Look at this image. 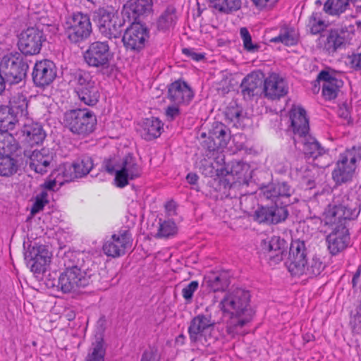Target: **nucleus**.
Returning <instances> with one entry per match:
<instances>
[{"instance_id": "nucleus-27", "label": "nucleus", "mask_w": 361, "mask_h": 361, "mask_svg": "<svg viewBox=\"0 0 361 361\" xmlns=\"http://www.w3.org/2000/svg\"><path fill=\"white\" fill-rule=\"evenodd\" d=\"M260 194L267 199L278 202L280 198H289L294 189L286 181L271 182L267 185L262 184L259 187Z\"/></svg>"}, {"instance_id": "nucleus-58", "label": "nucleus", "mask_w": 361, "mask_h": 361, "mask_svg": "<svg viewBox=\"0 0 361 361\" xmlns=\"http://www.w3.org/2000/svg\"><path fill=\"white\" fill-rule=\"evenodd\" d=\"M243 171V164L240 161H233L228 164L226 166L221 170L222 175L231 174L232 176H237Z\"/></svg>"}, {"instance_id": "nucleus-47", "label": "nucleus", "mask_w": 361, "mask_h": 361, "mask_svg": "<svg viewBox=\"0 0 361 361\" xmlns=\"http://www.w3.org/2000/svg\"><path fill=\"white\" fill-rule=\"evenodd\" d=\"M73 162L75 168L78 170V176H80V178L87 175L94 166L92 157L87 154L81 155Z\"/></svg>"}, {"instance_id": "nucleus-43", "label": "nucleus", "mask_w": 361, "mask_h": 361, "mask_svg": "<svg viewBox=\"0 0 361 361\" xmlns=\"http://www.w3.org/2000/svg\"><path fill=\"white\" fill-rule=\"evenodd\" d=\"M212 7L221 13L229 14L241 8V0H210Z\"/></svg>"}, {"instance_id": "nucleus-9", "label": "nucleus", "mask_w": 361, "mask_h": 361, "mask_svg": "<svg viewBox=\"0 0 361 361\" xmlns=\"http://www.w3.org/2000/svg\"><path fill=\"white\" fill-rule=\"evenodd\" d=\"M360 159V147L354 146L340 154L336 167L331 173L332 179L336 185H341L352 180L356 168L355 164Z\"/></svg>"}, {"instance_id": "nucleus-1", "label": "nucleus", "mask_w": 361, "mask_h": 361, "mask_svg": "<svg viewBox=\"0 0 361 361\" xmlns=\"http://www.w3.org/2000/svg\"><path fill=\"white\" fill-rule=\"evenodd\" d=\"M250 293L242 288H235L226 294L220 302L221 310L229 316L227 331L237 334L238 331L250 322L255 314L251 307Z\"/></svg>"}, {"instance_id": "nucleus-36", "label": "nucleus", "mask_w": 361, "mask_h": 361, "mask_svg": "<svg viewBox=\"0 0 361 361\" xmlns=\"http://www.w3.org/2000/svg\"><path fill=\"white\" fill-rule=\"evenodd\" d=\"M229 285V280L225 274L212 273L204 277L202 286L211 292L224 291Z\"/></svg>"}, {"instance_id": "nucleus-52", "label": "nucleus", "mask_w": 361, "mask_h": 361, "mask_svg": "<svg viewBox=\"0 0 361 361\" xmlns=\"http://www.w3.org/2000/svg\"><path fill=\"white\" fill-rule=\"evenodd\" d=\"M121 159L118 157H111L104 159L102 169L111 175L115 174L116 177L117 171L121 169Z\"/></svg>"}, {"instance_id": "nucleus-11", "label": "nucleus", "mask_w": 361, "mask_h": 361, "mask_svg": "<svg viewBox=\"0 0 361 361\" xmlns=\"http://www.w3.org/2000/svg\"><path fill=\"white\" fill-rule=\"evenodd\" d=\"M99 278L97 271L89 269H64L61 273V291L63 293L76 291L78 288L93 285Z\"/></svg>"}, {"instance_id": "nucleus-61", "label": "nucleus", "mask_w": 361, "mask_h": 361, "mask_svg": "<svg viewBox=\"0 0 361 361\" xmlns=\"http://www.w3.org/2000/svg\"><path fill=\"white\" fill-rule=\"evenodd\" d=\"M225 115L226 118L231 121L238 120L241 116V111L237 106H231L227 108Z\"/></svg>"}, {"instance_id": "nucleus-46", "label": "nucleus", "mask_w": 361, "mask_h": 361, "mask_svg": "<svg viewBox=\"0 0 361 361\" xmlns=\"http://www.w3.org/2000/svg\"><path fill=\"white\" fill-rule=\"evenodd\" d=\"M81 255V253L75 251L69 250L66 252L62 257V262L65 267L64 269H82L83 260L80 259Z\"/></svg>"}, {"instance_id": "nucleus-10", "label": "nucleus", "mask_w": 361, "mask_h": 361, "mask_svg": "<svg viewBox=\"0 0 361 361\" xmlns=\"http://www.w3.org/2000/svg\"><path fill=\"white\" fill-rule=\"evenodd\" d=\"M93 21L101 35L110 39L121 36L125 24V19L104 8H99L93 13Z\"/></svg>"}, {"instance_id": "nucleus-20", "label": "nucleus", "mask_w": 361, "mask_h": 361, "mask_svg": "<svg viewBox=\"0 0 361 361\" xmlns=\"http://www.w3.org/2000/svg\"><path fill=\"white\" fill-rule=\"evenodd\" d=\"M261 246L263 252L267 255L269 264L272 266L283 259L288 245L283 238L273 235L262 240Z\"/></svg>"}, {"instance_id": "nucleus-23", "label": "nucleus", "mask_w": 361, "mask_h": 361, "mask_svg": "<svg viewBox=\"0 0 361 361\" xmlns=\"http://www.w3.org/2000/svg\"><path fill=\"white\" fill-rule=\"evenodd\" d=\"M132 235L129 230H120L118 234H114L109 240L103 245L105 255L112 257H120L125 254L126 249L132 240Z\"/></svg>"}, {"instance_id": "nucleus-64", "label": "nucleus", "mask_w": 361, "mask_h": 361, "mask_svg": "<svg viewBox=\"0 0 361 361\" xmlns=\"http://www.w3.org/2000/svg\"><path fill=\"white\" fill-rule=\"evenodd\" d=\"M54 176H55V177L54 179L46 180V181H44V183L43 184L41 185V187L43 189L42 190H46V191H47V190H51V191L55 190V187L56 185V183L58 182L60 183L61 181L56 174H55Z\"/></svg>"}, {"instance_id": "nucleus-41", "label": "nucleus", "mask_w": 361, "mask_h": 361, "mask_svg": "<svg viewBox=\"0 0 361 361\" xmlns=\"http://www.w3.org/2000/svg\"><path fill=\"white\" fill-rule=\"evenodd\" d=\"M18 123L8 105H0V130L7 132L14 129Z\"/></svg>"}, {"instance_id": "nucleus-33", "label": "nucleus", "mask_w": 361, "mask_h": 361, "mask_svg": "<svg viewBox=\"0 0 361 361\" xmlns=\"http://www.w3.org/2000/svg\"><path fill=\"white\" fill-rule=\"evenodd\" d=\"M52 158L48 149L34 150L30 155L29 167L37 173L44 174L47 172Z\"/></svg>"}, {"instance_id": "nucleus-55", "label": "nucleus", "mask_w": 361, "mask_h": 361, "mask_svg": "<svg viewBox=\"0 0 361 361\" xmlns=\"http://www.w3.org/2000/svg\"><path fill=\"white\" fill-rule=\"evenodd\" d=\"M154 0H133L135 6L143 18L147 16L152 12V7Z\"/></svg>"}, {"instance_id": "nucleus-39", "label": "nucleus", "mask_w": 361, "mask_h": 361, "mask_svg": "<svg viewBox=\"0 0 361 361\" xmlns=\"http://www.w3.org/2000/svg\"><path fill=\"white\" fill-rule=\"evenodd\" d=\"M105 355L106 346L103 337H96L95 341L92 343L86 361H104Z\"/></svg>"}, {"instance_id": "nucleus-30", "label": "nucleus", "mask_w": 361, "mask_h": 361, "mask_svg": "<svg viewBox=\"0 0 361 361\" xmlns=\"http://www.w3.org/2000/svg\"><path fill=\"white\" fill-rule=\"evenodd\" d=\"M290 128L293 137L307 134L310 130L309 118L307 112L302 106L293 107L290 111Z\"/></svg>"}, {"instance_id": "nucleus-62", "label": "nucleus", "mask_w": 361, "mask_h": 361, "mask_svg": "<svg viewBox=\"0 0 361 361\" xmlns=\"http://www.w3.org/2000/svg\"><path fill=\"white\" fill-rule=\"evenodd\" d=\"M178 106H169L166 109V116L168 121H172L180 114V110Z\"/></svg>"}, {"instance_id": "nucleus-3", "label": "nucleus", "mask_w": 361, "mask_h": 361, "mask_svg": "<svg viewBox=\"0 0 361 361\" xmlns=\"http://www.w3.org/2000/svg\"><path fill=\"white\" fill-rule=\"evenodd\" d=\"M360 212V203L355 198L344 195L334 197L333 202L325 209L324 215L326 224H344L348 221L357 219Z\"/></svg>"}, {"instance_id": "nucleus-37", "label": "nucleus", "mask_w": 361, "mask_h": 361, "mask_svg": "<svg viewBox=\"0 0 361 361\" xmlns=\"http://www.w3.org/2000/svg\"><path fill=\"white\" fill-rule=\"evenodd\" d=\"M178 19L177 10L173 5L168 6L156 22L158 30L165 32L173 27Z\"/></svg>"}, {"instance_id": "nucleus-60", "label": "nucleus", "mask_w": 361, "mask_h": 361, "mask_svg": "<svg viewBox=\"0 0 361 361\" xmlns=\"http://www.w3.org/2000/svg\"><path fill=\"white\" fill-rule=\"evenodd\" d=\"M182 52L186 56L195 61H200L205 58L204 54L197 53L195 51L194 49L191 48H183Z\"/></svg>"}, {"instance_id": "nucleus-32", "label": "nucleus", "mask_w": 361, "mask_h": 361, "mask_svg": "<svg viewBox=\"0 0 361 361\" xmlns=\"http://www.w3.org/2000/svg\"><path fill=\"white\" fill-rule=\"evenodd\" d=\"M22 133L25 141L31 147L42 145L47 136L42 125L38 122L24 124Z\"/></svg>"}, {"instance_id": "nucleus-24", "label": "nucleus", "mask_w": 361, "mask_h": 361, "mask_svg": "<svg viewBox=\"0 0 361 361\" xmlns=\"http://www.w3.org/2000/svg\"><path fill=\"white\" fill-rule=\"evenodd\" d=\"M194 97V92L187 82L177 80L168 85V98L176 105H188Z\"/></svg>"}, {"instance_id": "nucleus-19", "label": "nucleus", "mask_w": 361, "mask_h": 361, "mask_svg": "<svg viewBox=\"0 0 361 361\" xmlns=\"http://www.w3.org/2000/svg\"><path fill=\"white\" fill-rule=\"evenodd\" d=\"M142 169L137 164L135 157L128 154L121 162V169L117 171L115 181L118 188H124L128 180H133L141 176Z\"/></svg>"}, {"instance_id": "nucleus-51", "label": "nucleus", "mask_w": 361, "mask_h": 361, "mask_svg": "<svg viewBox=\"0 0 361 361\" xmlns=\"http://www.w3.org/2000/svg\"><path fill=\"white\" fill-rule=\"evenodd\" d=\"M295 168L296 170L297 176L300 178L302 180L305 182L306 185L311 188L314 183V180L312 179V171L310 169V166L307 164H305L303 166H300L299 167L298 163H296L295 165Z\"/></svg>"}, {"instance_id": "nucleus-25", "label": "nucleus", "mask_w": 361, "mask_h": 361, "mask_svg": "<svg viewBox=\"0 0 361 361\" xmlns=\"http://www.w3.org/2000/svg\"><path fill=\"white\" fill-rule=\"evenodd\" d=\"M264 76L262 71H255L243 79L240 88L245 99L250 100L255 96L262 94Z\"/></svg>"}, {"instance_id": "nucleus-38", "label": "nucleus", "mask_w": 361, "mask_h": 361, "mask_svg": "<svg viewBox=\"0 0 361 361\" xmlns=\"http://www.w3.org/2000/svg\"><path fill=\"white\" fill-rule=\"evenodd\" d=\"M299 39V34L293 27L284 25L281 28L279 35L271 38L269 41L291 47L298 44Z\"/></svg>"}, {"instance_id": "nucleus-26", "label": "nucleus", "mask_w": 361, "mask_h": 361, "mask_svg": "<svg viewBox=\"0 0 361 361\" xmlns=\"http://www.w3.org/2000/svg\"><path fill=\"white\" fill-rule=\"evenodd\" d=\"M288 88L285 80L279 75L272 73L267 78L264 76L262 94L269 99H276L285 96Z\"/></svg>"}, {"instance_id": "nucleus-16", "label": "nucleus", "mask_w": 361, "mask_h": 361, "mask_svg": "<svg viewBox=\"0 0 361 361\" xmlns=\"http://www.w3.org/2000/svg\"><path fill=\"white\" fill-rule=\"evenodd\" d=\"M306 242L300 239H292L289 247L288 257L286 262L288 271L291 275H297L304 270V264L307 262L309 250Z\"/></svg>"}, {"instance_id": "nucleus-35", "label": "nucleus", "mask_w": 361, "mask_h": 361, "mask_svg": "<svg viewBox=\"0 0 361 361\" xmlns=\"http://www.w3.org/2000/svg\"><path fill=\"white\" fill-rule=\"evenodd\" d=\"M21 149L18 152L0 154V176L11 177L18 170V161L15 157L20 155Z\"/></svg>"}, {"instance_id": "nucleus-28", "label": "nucleus", "mask_w": 361, "mask_h": 361, "mask_svg": "<svg viewBox=\"0 0 361 361\" xmlns=\"http://www.w3.org/2000/svg\"><path fill=\"white\" fill-rule=\"evenodd\" d=\"M214 325L215 322L212 319L210 314H199L194 317L188 326V334L191 343H196L202 341L205 331L214 327Z\"/></svg>"}, {"instance_id": "nucleus-57", "label": "nucleus", "mask_w": 361, "mask_h": 361, "mask_svg": "<svg viewBox=\"0 0 361 361\" xmlns=\"http://www.w3.org/2000/svg\"><path fill=\"white\" fill-rule=\"evenodd\" d=\"M198 287V281H192L183 288L182 295L187 303H190L192 302L194 293L197 290Z\"/></svg>"}, {"instance_id": "nucleus-59", "label": "nucleus", "mask_w": 361, "mask_h": 361, "mask_svg": "<svg viewBox=\"0 0 361 361\" xmlns=\"http://www.w3.org/2000/svg\"><path fill=\"white\" fill-rule=\"evenodd\" d=\"M61 274L55 272L49 273L45 281V284L49 288H56L57 290H61Z\"/></svg>"}, {"instance_id": "nucleus-53", "label": "nucleus", "mask_w": 361, "mask_h": 361, "mask_svg": "<svg viewBox=\"0 0 361 361\" xmlns=\"http://www.w3.org/2000/svg\"><path fill=\"white\" fill-rule=\"evenodd\" d=\"M48 193L46 190H42L35 197V201L31 208V214L35 215L42 210L49 203Z\"/></svg>"}, {"instance_id": "nucleus-50", "label": "nucleus", "mask_w": 361, "mask_h": 361, "mask_svg": "<svg viewBox=\"0 0 361 361\" xmlns=\"http://www.w3.org/2000/svg\"><path fill=\"white\" fill-rule=\"evenodd\" d=\"M240 35L243 40L245 50L251 53L259 51L260 45L252 42L251 35L247 27H243L240 29Z\"/></svg>"}, {"instance_id": "nucleus-45", "label": "nucleus", "mask_w": 361, "mask_h": 361, "mask_svg": "<svg viewBox=\"0 0 361 361\" xmlns=\"http://www.w3.org/2000/svg\"><path fill=\"white\" fill-rule=\"evenodd\" d=\"M349 0H326L324 4V11L331 16L340 15L350 6Z\"/></svg>"}, {"instance_id": "nucleus-48", "label": "nucleus", "mask_w": 361, "mask_h": 361, "mask_svg": "<svg viewBox=\"0 0 361 361\" xmlns=\"http://www.w3.org/2000/svg\"><path fill=\"white\" fill-rule=\"evenodd\" d=\"M307 26L311 34L317 35L324 31L327 25L322 19L321 12H313L308 19Z\"/></svg>"}, {"instance_id": "nucleus-5", "label": "nucleus", "mask_w": 361, "mask_h": 361, "mask_svg": "<svg viewBox=\"0 0 361 361\" xmlns=\"http://www.w3.org/2000/svg\"><path fill=\"white\" fill-rule=\"evenodd\" d=\"M63 27L66 38L71 44H75L87 40L92 32L90 15L81 11L66 16Z\"/></svg>"}, {"instance_id": "nucleus-22", "label": "nucleus", "mask_w": 361, "mask_h": 361, "mask_svg": "<svg viewBox=\"0 0 361 361\" xmlns=\"http://www.w3.org/2000/svg\"><path fill=\"white\" fill-rule=\"evenodd\" d=\"M332 231L326 236L328 249L332 255L344 250L350 243V233L346 225L333 224Z\"/></svg>"}, {"instance_id": "nucleus-2", "label": "nucleus", "mask_w": 361, "mask_h": 361, "mask_svg": "<svg viewBox=\"0 0 361 361\" xmlns=\"http://www.w3.org/2000/svg\"><path fill=\"white\" fill-rule=\"evenodd\" d=\"M68 76L69 85L73 87L81 102L90 106L98 103L100 98L99 87L90 71L77 68L71 69Z\"/></svg>"}, {"instance_id": "nucleus-31", "label": "nucleus", "mask_w": 361, "mask_h": 361, "mask_svg": "<svg viewBox=\"0 0 361 361\" xmlns=\"http://www.w3.org/2000/svg\"><path fill=\"white\" fill-rule=\"evenodd\" d=\"M164 123L156 117L147 118L140 124L139 133L142 139L147 141L159 137L164 129Z\"/></svg>"}, {"instance_id": "nucleus-14", "label": "nucleus", "mask_w": 361, "mask_h": 361, "mask_svg": "<svg viewBox=\"0 0 361 361\" xmlns=\"http://www.w3.org/2000/svg\"><path fill=\"white\" fill-rule=\"evenodd\" d=\"M284 205H279L276 201L270 206H259L253 214L254 220L266 225H276L284 222L289 216L287 206L290 202H284Z\"/></svg>"}, {"instance_id": "nucleus-12", "label": "nucleus", "mask_w": 361, "mask_h": 361, "mask_svg": "<svg viewBox=\"0 0 361 361\" xmlns=\"http://www.w3.org/2000/svg\"><path fill=\"white\" fill-rule=\"evenodd\" d=\"M47 36L42 29L32 26L24 29L18 35L17 46L23 56H35L40 53Z\"/></svg>"}, {"instance_id": "nucleus-18", "label": "nucleus", "mask_w": 361, "mask_h": 361, "mask_svg": "<svg viewBox=\"0 0 361 361\" xmlns=\"http://www.w3.org/2000/svg\"><path fill=\"white\" fill-rule=\"evenodd\" d=\"M57 75V67L51 60L37 61L32 69V79L35 86L45 88L50 85Z\"/></svg>"}, {"instance_id": "nucleus-44", "label": "nucleus", "mask_w": 361, "mask_h": 361, "mask_svg": "<svg viewBox=\"0 0 361 361\" xmlns=\"http://www.w3.org/2000/svg\"><path fill=\"white\" fill-rule=\"evenodd\" d=\"M21 149L18 142L11 134L0 133V154L18 152Z\"/></svg>"}, {"instance_id": "nucleus-63", "label": "nucleus", "mask_w": 361, "mask_h": 361, "mask_svg": "<svg viewBox=\"0 0 361 361\" xmlns=\"http://www.w3.org/2000/svg\"><path fill=\"white\" fill-rule=\"evenodd\" d=\"M351 67L355 71H361V52L359 54H353L349 56Z\"/></svg>"}, {"instance_id": "nucleus-4", "label": "nucleus", "mask_w": 361, "mask_h": 361, "mask_svg": "<svg viewBox=\"0 0 361 361\" xmlns=\"http://www.w3.org/2000/svg\"><path fill=\"white\" fill-rule=\"evenodd\" d=\"M62 124L74 135L85 137L92 133L97 120L94 112L88 109H75L63 114Z\"/></svg>"}, {"instance_id": "nucleus-42", "label": "nucleus", "mask_w": 361, "mask_h": 361, "mask_svg": "<svg viewBox=\"0 0 361 361\" xmlns=\"http://www.w3.org/2000/svg\"><path fill=\"white\" fill-rule=\"evenodd\" d=\"M77 169L75 168L74 162L73 163H66L63 165H61L52 174L54 176L55 174L58 176L59 178L61 176L63 178V180L59 183V185H62L64 183H68L73 180L75 178H80V176H78Z\"/></svg>"}, {"instance_id": "nucleus-13", "label": "nucleus", "mask_w": 361, "mask_h": 361, "mask_svg": "<svg viewBox=\"0 0 361 361\" xmlns=\"http://www.w3.org/2000/svg\"><path fill=\"white\" fill-rule=\"evenodd\" d=\"M149 30L145 23L133 22L128 26L122 37L123 46L127 50L140 52L148 43Z\"/></svg>"}, {"instance_id": "nucleus-8", "label": "nucleus", "mask_w": 361, "mask_h": 361, "mask_svg": "<svg viewBox=\"0 0 361 361\" xmlns=\"http://www.w3.org/2000/svg\"><path fill=\"white\" fill-rule=\"evenodd\" d=\"M354 35L355 27L353 25L330 28L321 36V48L324 53L334 56L350 44Z\"/></svg>"}, {"instance_id": "nucleus-29", "label": "nucleus", "mask_w": 361, "mask_h": 361, "mask_svg": "<svg viewBox=\"0 0 361 361\" xmlns=\"http://www.w3.org/2000/svg\"><path fill=\"white\" fill-rule=\"evenodd\" d=\"M317 82H323L322 95L326 100H333L338 97L340 88L342 87L343 82L338 79L333 73L327 70L321 71L317 77Z\"/></svg>"}, {"instance_id": "nucleus-6", "label": "nucleus", "mask_w": 361, "mask_h": 361, "mask_svg": "<svg viewBox=\"0 0 361 361\" xmlns=\"http://www.w3.org/2000/svg\"><path fill=\"white\" fill-rule=\"evenodd\" d=\"M114 54L108 41H94L83 52V59L90 68H95L102 75L110 74L111 61Z\"/></svg>"}, {"instance_id": "nucleus-56", "label": "nucleus", "mask_w": 361, "mask_h": 361, "mask_svg": "<svg viewBox=\"0 0 361 361\" xmlns=\"http://www.w3.org/2000/svg\"><path fill=\"white\" fill-rule=\"evenodd\" d=\"M161 355L157 346L149 345L141 355L140 361H161Z\"/></svg>"}, {"instance_id": "nucleus-21", "label": "nucleus", "mask_w": 361, "mask_h": 361, "mask_svg": "<svg viewBox=\"0 0 361 361\" xmlns=\"http://www.w3.org/2000/svg\"><path fill=\"white\" fill-rule=\"evenodd\" d=\"M293 142L296 145H302V151L305 157L317 160L319 158H329V149H325L317 140V139L309 134H305L298 137H293Z\"/></svg>"}, {"instance_id": "nucleus-17", "label": "nucleus", "mask_w": 361, "mask_h": 361, "mask_svg": "<svg viewBox=\"0 0 361 361\" xmlns=\"http://www.w3.org/2000/svg\"><path fill=\"white\" fill-rule=\"evenodd\" d=\"M231 137L230 128L221 122H214L209 130V137L202 146L208 152L219 151L227 146Z\"/></svg>"}, {"instance_id": "nucleus-7", "label": "nucleus", "mask_w": 361, "mask_h": 361, "mask_svg": "<svg viewBox=\"0 0 361 361\" xmlns=\"http://www.w3.org/2000/svg\"><path fill=\"white\" fill-rule=\"evenodd\" d=\"M29 69L27 59L18 51L8 53L0 61V71L11 86L25 82Z\"/></svg>"}, {"instance_id": "nucleus-15", "label": "nucleus", "mask_w": 361, "mask_h": 361, "mask_svg": "<svg viewBox=\"0 0 361 361\" xmlns=\"http://www.w3.org/2000/svg\"><path fill=\"white\" fill-rule=\"evenodd\" d=\"M24 259L31 271L35 274H43L50 263V252L46 246L42 245H29L24 252Z\"/></svg>"}, {"instance_id": "nucleus-49", "label": "nucleus", "mask_w": 361, "mask_h": 361, "mask_svg": "<svg viewBox=\"0 0 361 361\" xmlns=\"http://www.w3.org/2000/svg\"><path fill=\"white\" fill-rule=\"evenodd\" d=\"M122 18L126 20L128 19L129 22H140L142 18L140 13L135 6L133 0H128L123 4L122 11Z\"/></svg>"}, {"instance_id": "nucleus-40", "label": "nucleus", "mask_w": 361, "mask_h": 361, "mask_svg": "<svg viewBox=\"0 0 361 361\" xmlns=\"http://www.w3.org/2000/svg\"><path fill=\"white\" fill-rule=\"evenodd\" d=\"M325 265L321 259L317 256H313L311 259L307 257V262L304 264V270L296 276L306 275L308 278H312L319 276L324 270Z\"/></svg>"}, {"instance_id": "nucleus-54", "label": "nucleus", "mask_w": 361, "mask_h": 361, "mask_svg": "<svg viewBox=\"0 0 361 361\" xmlns=\"http://www.w3.org/2000/svg\"><path fill=\"white\" fill-rule=\"evenodd\" d=\"M176 233V226L173 221H164L160 224L157 237L169 238Z\"/></svg>"}, {"instance_id": "nucleus-34", "label": "nucleus", "mask_w": 361, "mask_h": 361, "mask_svg": "<svg viewBox=\"0 0 361 361\" xmlns=\"http://www.w3.org/2000/svg\"><path fill=\"white\" fill-rule=\"evenodd\" d=\"M28 104L29 100L22 93H18L10 98L8 106L18 122L20 118L27 117Z\"/></svg>"}]
</instances>
